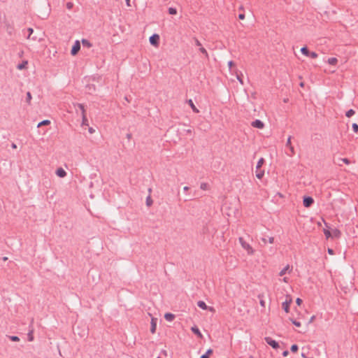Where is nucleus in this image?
<instances>
[{
  "label": "nucleus",
  "mask_w": 358,
  "mask_h": 358,
  "mask_svg": "<svg viewBox=\"0 0 358 358\" xmlns=\"http://www.w3.org/2000/svg\"><path fill=\"white\" fill-rule=\"evenodd\" d=\"M239 242L241 247L247 252L248 255H253L255 253V250L252 246L249 243L244 241L243 238H239Z\"/></svg>",
  "instance_id": "f257e3e1"
},
{
  "label": "nucleus",
  "mask_w": 358,
  "mask_h": 358,
  "mask_svg": "<svg viewBox=\"0 0 358 358\" xmlns=\"http://www.w3.org/2000/svg\"><path fill=\"white\" fill-rule=\"evenodd\" d=\"M157 318L155 317H152L151 318V328H150V331L151 333L153 334L155 333L156 331V329H157Z\"/></svg>",
  "instance_id": "2eb2a0df"
},
{
  "label": "nucleus",
  "mask_w": 358,
  "mask_h": 358,
  "mask_svg": "<svg viewBox=\"0 0 358 358\" xmlns=\"http://www.w3.org/2000/svg\"><path fill=\"white\" fill-rule=\"evenodd\" d=\"M191 330L195 334H196L200 338H202V334L200 332L199 329L196 327H192L191 328Z\"/></svg>",
  "instance_id": "412c9836"
},
{
  "label": "nucleus",
  "mask_w": 358,
  "mask_h": 358,
  "mask_svg": "<svg viewBox=\"0 0 358 358\" xmlns=\"http://www.w3.org/2000/svg\"><path fill=\"white\" fill-rule=\"evenodd\" d=\"M50 124V121L48 120H43L42 122H39L37 125L38 127H41L42 126L49 125Z\"/></svg>",
  "instance_id": "b1692460"
},
{
  "label": "nucleus",
  "mask_w": 358,
  "mask_h": 358,
  "mask_svg": "<svg viewBox=\"0 0 358 358\" xmlns=\"http://www.w3.org/2000/svg\"><path fill=\"white\" fill-rule=\"evenodd\" d=\"M286 145L289 148L290 156H293L295 154V150H294V147L292 145L291 137L290 136L287 138V143H286Z\"/></svg>",
  "instance_id": "dca6fc26"
},
{
  "label": "nucleus",
  "mask_w": 358,
  "mask_h": 358,
  "mask_svg": "<svg viewBox=\"0 0 358 358\" xmlns=\"http://www.w3.org/2000/svg\"><path fill=\"white\" fill-rule=\"evenodd\" d=\"M282 281L285 283H287L289 282V278L287 277H284Z\"/></svg>",
  "instance_id": "de8ad7c7"
},
{
  "label": "nucleus",
  "mask_w": 358,
  "mask_h": 358,
  "mask_svg": "<svg viewBox=\"0 0 358 358\" xmlns=\"http://www.w3.org/2000/svg\"><path fill=\"white\" fill-rule=\"evenodd\" d=\"M298 349H299L298 346L296 345H295V344L292 345L291 346V350H292V352H296Z\"/></svg>",
  "instance_id": "2f4dec72"
},
{
  "label": "nucleus",
  "mask_w": 358,
  "mask_h": 358,
  "mask_svg": "<svg viewBox=\"0 0 358 358\" xmlns=\"http://www.w3.org/2000/svg\"><path fill=\"white\" fill-rule=\"evenodd\" d=\"M227 65H228L229 69H231V68H233L235 66V64H234V62L233 61H229L228 63H227Z\"/></svg>",
  "instance_id": "f704fd0d"
},
{
  "label": "nucleus",
  "mask_w": 358,
  "mask_h": 358,
  "mask_svg": "<svg viewBox=\"0 0 358 358\" xmlns=\"http://www.w3.org/2000/svg\"><path fill=\"white\" fill-rule=\"evenodd\" d=\"M352 129L353 131L357 133L358 131V124L356 123L352 124Z\"/></svg>",
  "instance_id": "c9c22d12"
},
{
  "label": "nucleus",
  "mask_w": 358,
  "mask_h": 358,
  "mask_svg": "<svg viewBox=\"0 0 358 358\" xmlns=\"http://www.w3.org/2000/svg\"><path fill=\"white\" fill-rule=\"evenodd\" d=\"M188 103L194 112H195L196 113H198L199 112L191 99L189 100Z\"/></svg>",
  "instance_id": "4be33fe9"
},
{
  "label": "nucleus",
  "mask_w": 358,
  "mask_h": 358,
  "mask_svg": "<svg viewBox=\"0 0 358 358\" xmlns=\"http://www.w3.org/2000/svg\"><path fill=\"white\" fill-rule=\"evenodd\" d=\"M355 115V110H352V109H350V110H348V111L346 112V116H347L348 117H352V115Z\"/></svg>",
  "instance_id": "a878e982"
},
{
  "label": "nucleus",
  "mask_w": 358,
  "mask_h": 358,
  "mask_svg": "<svg viewBox=\"0 0 358 358\" xmlns=\"http://www.w3.org/2000/svg\"><path fill=\"white\" fill-rule=\"evenodd\" d=\"M236 78L238 80V82L240 83V84L243 85L244 83H243V80L241 78V75L236 73Z\"/></svg>",
  "instance_id": "c85d7f7f"
},
{
  "label": "nucleus",
  "mask_w": 358,
  "mask_h": 358,
  "mask_svg": "<svg viewBox=\"0 0 358 358\" xmlns=\"http://www.w3.org/2000/svg\"><path fill=\"white\" fill-rule=\"evenodd\" d=\"M164 318L167 320V321H173L175 318V315L172 313H167L164 315Z\"/></svg>",
  "instance_id": "aec40b11"
},
{
  "label": "nucleus",
  "mask_w": 358,
  "mask_h": 358,
  "mask_svg": "<svg viewBox=\"0 0 358 358\" xmlns=\"http://www.w3.org/2000/svg\"><path fill=\"white\" fill-rule=\"evenodd\" d=\"M80 50V43L79 41H76L71 50V54L75 56Z\"/></svg>",
  "instance_id": "39448f33"
},
{
  "label": "nucleus",
  "mask_w": 358,
  "mask_h": 358,
  "mask_svg": "<svg viewBox=\"0 0 358 358\" xmlns=\"http://www.w3.org/2000/svg\"><path fill=\"white\" fill-rule=\"evenodd\" d=\"M341 235V231L339 229H334L332 230V233H331V236L332 237L338 238H340Z\"/></svg>",
  "instance_id": "a211bd4d"
},
{
  "label": "nucleus",
  "mask_w": 358,
  "mask_h": 358,
  "mask_svg": "<svg viewBox=\"0 0 358 358\" xmlns=\"http://www.w3.org/2000/svg\"><path fill=\"white\" fill-rule=\"evenodd\" d=\"M289 355V352L287 350H285L283 352L282 355L284 357H287Z\"/></svg>",
  "instance_id": "09e8293b"
},
{
  "label": "nucleus",
  "mask_w": 358,
  "mask_h": 358,
  "mask_svg": "<svg viewBox=\"0 0 358 358\" xmlns=\"http://www.w3.org/2000/svg\"><path fill=\"white\" fill-rule=\"evenodd\" d=\"M10 339L12 341H15V342H17L20 341V338L16 336H10Z\"/></svg>",
  "instance_id": "473e14b6"
},
{
  "label": "nucleus",
  "mask_w": 358,
  "mask_h": 358,
  "mask_svg": "<svg viewBox=\"0 0 358 358\" xmlns=\"http://www.w3.org/2000/svg\"><path fill=\"white\" fill-rule=\"evenodd\" d=\"M82 43L84 45H85L87 47H89V48L92 46L91 43L87 40H86V39H83L82 40Z\"/></svg>",
  "instance_id": "cd10ccee"
},
{
  "label": "nucleus",
  "mask_w": 358,
  "mask_h": 358,
  "mask_svg": "<svg viewBox=\"0 0 358 358\" xmlns=\"http://www.w3.org/2000/svg\"><path fill=\"white\" fill-rule=\"evenodd\" d=\"M292 299L289 298V299H287L285 302L282 303V308L284 309V310L286 313H289V306H290V304L292 303Z\"/></svg>",
  "instance_id": "1a4fd4ad"
},
{
  "label": "nucleus",
  "mask_w": 358,
  "mask_h": 358,
  "mask_svg": "<svg viewBox=\"0 0 358 358\" xmlns=\"http://www.w3.org/2000/svg\"><path fill=\"white\" fill-rule=\"evenodd\" d=\"M317 224L318 227H321L322 226V223L320 222H318L317 223Z\"/></svg>",
  "instance_id": "864d4df0"
},
{
  "label": "nucleus",
  "mask_w": 358,
  "mask_h": 358,
  "mask_svg": "<svg viewBox=\"0 0 358 358\" xmlns=\"http://www.w3.org/2000/svg\"><path fill=\"white\" fill-rule=\"evenodd\" d=\"M78 107L80 108L82 111L83 124L88 125V120L86 117L85 109L84 106L83 104H79Z\"/></svg>",
  "instance_id": "423d86ee"
},
{
  "label": "nucleus",
  "mask_w": 358,
  "mask_h": 358,
  "mask_svg": "<svg viewBox=\"0 0 358 358\" xmlns=\"http://www.w3.org/2000/svg\"><path fill=\"white\" fill-rule=\"evenodd\" d=\"M264 339L266 343L271 346L273 348L278 349L280 347L278 343L273 340L272 338L266 337Z\"/></svg>",
  "instance_id": "20e7f679"
},
{
  "label": "nucleus",
  "mask_w": 358,
  "mask_h": 358,
  "mask_svg": "<svg viewBox=\"0 0 358 358\" xmlns=\"http://www.w3.org/2000/svg\"><path fill=\"white\" fill-rule=\"evenodd\" d=\"M301 52L303 55L310 57L311 58L315 59L317 57V54L315 52H310L307 47H303L301 48Z\"/></svg>",
  "instance_id": "7ed1b4c3"
},
{
  "label": "nucleus",
  "mask_w": 358,
  "mask_h": 358,
  "mask_svg": "<svg viewBox=\"0 0 358 358\" xmlns=\"http://www.w3.org/2000/svg\"><path fill=\"white\" fill-rule=\"evenodd\" d=\"M341 161L345 163V164H350V160L347 158H343L341 159Z\"/></svg>",
  "instance_id": "58836bf2"
},
{
  "label": "nucleus",
  "mask_w": 358,
  "mask_h": 358,
  "mask_svg": "<svg viewBox=\"0 0 358 358\" xmlns=\"http://www.w3.org/2000/svg\"><path fill=\"white\" fill-rule=\"evenodd\" d=\"M169 13L170 15H176L177 14V10L174 8H169Z\"/></svg>",
  "instance_id": "bb28decb"
},
{
  "label": "nucleus",
  "mask_w": 358,
  "mask_h": 358,
  "mask_svg": "<svg viewBox=\"0 0 358 358\" xmlns=\"http://www.w3.org/2000/svg\"><path fill=\"white\" fill-rule=\"evenodd\" d=\"M12 147H13V148H16V145H15V144H13V145H12Z\"/></svg>",
  "instance_id": "6e6d98bb"
},
{
  "label": "nucleus",
  "mask_w": 358,
  "mask_h": 358,
  "mask_svg": "<svg viewBox=\"0 0 358 358\" xmlns=\"http://www.w3.org/2000/svg\"><path fill=\"white\" fill-rule=\"evenodd\" d=\"M146 204L148 206H150L152 204V200L150 196H148L146 199Z\"/></svg>",
  "instance_id": "7c9ffc66"
},
{
  "label": "nucleus",
  "mask_w": 358,
  "mask_h": 358,
  "mask_svg": "<svg viewBox=\"0 0 358 358\" xmlns=\"http://www.w3.org/2000/svg\"><path fill=\"white\" fill-rule=\"evenodd\" d=\"M66 7H67V8L71 9L73 7V3L71 2L68 3L66 4Z\"/></svg>",
  "instance_id": "37998d69"
},
{
  "label": "nucleus",
  "mask_w": 358,
  "mask_h": 358,
  "mask_svg": "<svg viewBox=\"0 0 358 358\" xmlns=\"http://www.w3.org/2000/svg\"><path fill=\"white\" fill-rule=\"evenodd\" d=\"M157 358H161V357H157Z\"/></svg>",
  "instance_id": "bf43d9fd"
},
{
  "label": "nucleus",
  "mask_w": 358,
  "mask_h": 358,
  "mask_svg": "<svg viewBox=\"0 0 358 358\" xmlns=\"http://www.w3.org/2000/svg\"><path fill=\"white\" fill-rule=\"evenodd\" d=\"M292 271V267L287 264L284 268H282L279 272L280 276H284L286 273H291Z\"/></svg>",
  "instance_id": "0eeeda50"
},
{
  "label": "nucleus",
  "mask_w": 358,
  "mask_h": 358,
  "mask_svg": "<svg viewBox=\"0 0 358 358\" xmlns=\"http://www.w3.org/2000/svg\"><path fill=\"white\" fill-rule=\"evenodd\" d=\"M31 98H32V97H31V93H30V92H27V101H28L29 103L30 102V101H31Z\"/></svg>",
  "instance_id": "e433bc0d"
},
{
  "label": "nucleus",
  "mask_w": 358,
  "mask_h": 358,
  "mask_svg": "<svg viewBox=\"0 0 358 358\" xmlns=\"http://www.w3.org/2000/svg\"><path fill=\"white\" fill-rule=\"evenodd\" d=\"M125 1H126L127 6H129V7L131 6V3H130V1L131 0H125Z\"/></svg>",
  "instance_id": "8fccbe9b"
},
{
  "label": "nucleus",
  "mask_w": 358,
  "mask_h": 358,
  "mask_svg": "<svg viewBox=\"0 0 358 358\" xmlns=\"http://www.w3.org/2000/svg\"><path fill=\"white\" fill-rule=\"evenodd\" d=\"M262 241L264 245H266L267 243L273 244L274 243V237L265 236V237L262 238Z\"/></svg>",
  "instance_id": "4468645a"
},
{
  "label": "nucleus",
  "mask_w": 358,
  "mask_h": 358,
  "mask_svg": "<svg viewBox=\"0 0 358 358\" xmlns=\"http://www.w3.org/2000/svg\"><path fill=\"white\" fill-rule=\"evenodd\" d=\"M322 222H324V225H325V226H326V227H327L326 229H323V232H324V235H325V236H326V238H327V239H328V238H329L330 237H331V231L329 230V227L328 224L325 222V220H324V219H322Z\"/></svg>",
  "instance_id": "9b49d317"
},
{
  "label": "nucleus",
  "mask_w": 358,
  "mask_h": 358,
  "mask_svg": "<svg viewBox=\"0 0 358 358\" xmlns=\"http://www.w3.org/2000/svg\"><path fill=\"white\" fill-rule=\"evenodd\" d=\"M160 36L157 34H155L150 36L149 42L155 48H158L159 45Z\"/></svg>",
  "instance_id": "f03ea898"
},
{
  "label": "nucleus",
  "mask_w": 358,
  "mask_h": 358,
  "mask_svg": "<svg viewBox=\"0 0 358 358\" xmlns=\"http://www.w3.org/2000/svg\"><path fill=\"white\" fill-rule=\"evenodd\" d=\"M264 163V158H260L258 162H257V166H256V169H259L262 168V166H263Z\"/></svg>",
  "instance_id": "5701e85b"
},
{
  "label": "nucleus",
  "mask_w": 358,
  "mask_h": 358,
  "mask_svg": "<svg viewBox=\"0 0 358 358\" xmlns=\"http://www.w3.org/2000/svg\"><path fill=\"white\" fill-rule=\"evenodd\" d=\"M300 85H301V87H303V83H301L300 84Z\"/></svg>",
  "instance_id": "4d7b16f0"
},
{
  "label": "nucleus",
  "mask_w": 358,
  "mask_h": 358,
  "mask_svg": "<svg viewBox=\"0 0 358 358\" xmlns=\"http://www.w3.org/2000/svg\"><path fill=\"white\" fill-rule=\"evenodd\" d=\"M313 199L311 197H305L303 201V206L306 208L310 207L313 203Z\"/></svg>",
  "instance_id": "ddd939ff"
},
{
  "label": "nucleus",
  "mask_w": 358,
  "mask_h": 358,
  "mask_svg": "<svg viewBox=\"0 0 358 358\" xmlns=\"http://www.w3.org/2000/svg\"><path fill=\"white\" fill-rule=\"evenodd\" d=\"M327 62L331 65V66H336L338 61V59L336 58V57H330L327 59Z\"/></svg>",
  "instance_id": "f3484780"
},
{
  "label": "nucleus",
  "mask_w": 358,
  "mask_h": 358,
  "mask_svg": "<svg viewBox=\"0 0 358 358\" xmlns=\"http://www.w3.org/2000/svg\"><path fill=\"white\" fill-rule=\"evenodd\" d=\"M183 189H184L185 191H187L189 189V187H185Z\"/></svg>",
  "instance_id": "5fc2aeb1"
},
{
  "label": "nucleus",
  "mask_w": 358,
  "mask_h": 358,
  "mask_svg": "<svg viewBox=\"0 0 358 358\" xmlns=\"http://www.w3.org/2000/svg\"><path fill=\"white\" fill-rule=\"evenodd\" d=\"M251 124L253 127L258 128L260 129H262L264 127V122L259 120H255L254 122H252Z\"/></svg>",
  "instance_id": "9d476101"
},
{
  "label": "nucleus",
  "mask_w": 358,
  "mask_h": 358,
  "mask_svg": "<svg viewBox=\"0 0 358 358\" xmlns=\"http://www.w3.org/2000/svg\"><path fill=\"white\" fill-rule=\"evenodd\" d=\"M264 176V170H262L261 169H256V177L261 180Z\"/></svg>",
  "instance_id": "6ab92c4d"
},
{
  "label": "nucleus",
  "mask_w": 358,
  "mask_h": 358,
  "mask_svg": "<svg viewBox=\"0 0 358 358\" xmlns=\"http://www.w3.org/2000/svg\"><path fill=\"white\" fill-rule=\"evenodd\" d=\"M260 305L262 306V307H264L265 306V302L264 301H260Z\"/></svg>",
  "instance_id": "603ef678"
},
{
  "label": "nucleus",
  "mask_w": 358,
  "mask_h": 358,
  "mask_svg": "<svg viewBox=\"0 0 358 358\" xmlns=\"http://www.w3.org/2000/svg\"><path fill=\"white\" fill-rule=\"evenodd\" d=\"M90 133H92V132H93L92 129H90Z\"/></svg>",
  "instance_id": "13d9d810"
},
{
  "label": "nucleus",
  "mask_w": 358,
  "mask_h": 358,
  "mask_svg": "<svg viewBox=\"0 0 358 358\" xmlns=\"http://www.w3.org/2000/svg\"><path fill=\"white\" fill-rule=\"evenodd\" d=\"M213 354V350L211 349H209L207 350L206 354L201 356L200 358H210V356Z\"/></svg>",
  "instance_id": "393cba45"
},
{
  "label": "nucleus",
  "mask_w": 358,
  "mask_h": 358,
  "mask_svg": "<svg viewBox=\"0 0 358 358\" xmlns=\"http://www.w3.org/2000/svg\"><path fill=\"white\" fill-rule=\"evenodd\" d=\"M327 251H328V253H329V255H334V250H333L332 249L329 248Z\"/></svg>",
  "instance_id": "c03bdc74"
},
{
  "label": "nucleus",
  "mask_w": 358,
  "mask_h": 358,
  "mask_svg": "<svg viewBox=\"0 0 358 358\" xmlns=\"http://www.w3.org/2000/svg\"><path fill=\"white\" fill-rule=\"evenodd\" d=\"M56 175L59 177V178H64L66 176V171L63 169V168H58L56 171Z\"/></svg>",
  "instance_id": "f8f14e48"
},
{
  "label": "nucleus",
  "mask_w": 358,
  "mask_h": 358,
  "mask_svg": "<svg viewBox=\"0 0 358 358\" xmlns=\"http://www.w3.org/2000/svg\"><path fill=\"white\" fill-rule=\"evenodd\" d=\"M26 64H27V62H25V64H21V65L18 66V69H22L23 68L25 67Z\"/></svg>",
  "instance_id": "49530a36"
},
{
  "label": "nucleus",
  "mask_w": 358,
  "mask_h": 358,
  "mask_svg": "<svg viewBox=\"0 0 358 358\" xmlns=\"http://www.w3.org/2000/svg\"><path fill=\"white\" fill-rule=\"evenodd\" d=\"M292 322L297 327H301V323L299 322H297L296 320H291Z\"/></svg>",
  "instance_id": "72a5a7b5"
},
{
  "label": "nucleus",
  "mask_w": 358,
  "mask_h": 358,
  "mask_svg": "<svg viewBox=\"0 0 358 358\" xmlns=\"http://www.w3.org/2000/svg\"><path fill=\"white\" fill-rule=\"evenodd\" d=\"M238 18H239L240 20H244V19H245V15H244V14H240V15H238Z\"/></svg>",
  "instance_id": "a18cd8bd"
},
{
  "label": "nucleus",
  "mask_w": 358,
  "mask_h": 358,
  "mask_svg": "<svg viewBox=\"0 0 358 358\" xmlns=\"http://www.w3.org/2000/svg\"><path fill=\"white\" fill-rule=\"evenodd\" d=\"M200 51L204 54L206 57L208 56V52L206 51V50L204 48H200Z\"/></svg>",
  "instance_id": "4c0bfd02"
},
{
  "label": "nucleus",
  "mask_w": 358,
  "mask_h": 358,
  "mask_svg": "<svg viewBox=\"0 0 358 358\" xmlns=\"http://www.w3.org/2000/svg\"><path fill=\"white\" fill-rule=\"evenodd\" d=\"M296 303L298 306H300L302 303V300L299 298H297L296 300Z\"/></svg>",
  "instance_id": "ea45409f"
},
{
  "label": "nucleus",
  "mask_w": 358,
  "mask_h": 358,
  "mask_svg": "<svg viewBox=\"0 0 358 358\" xmlns=\"http://www.w3.org/2000/svg\"><path fill=\"white\" fill-rule=\"evenodd\" d=\"M28 31H29V36H28V38H30V36L32 34V33H33L34 30H33V29H32V28H29V29H28Z\"/></svg>",
  "instance_id": "a19ab883"
},
{
  "label": "nucleus",
  "mask_w": 358,
  "mask_h": 358,
  "mask_svg": "<svg viewBox=\"0 0 358 358\" xmlns=\"http://www.w3.org/2000/svg\"><path fill=\"white\" fill-rule=\"evenodd\" d=\"M200 188L203 190H207L208 189V185L207 183H201Z\"/></svg>",
  "instance_id": "c756f323"
},
{
  "label": "nucleus",
  "mask_w": 358,
  "mask_h": 358,
  "mask_svg": "<svg viewBox=\"0 0 358 358\" xmlns=\"http://www.w3.org/2000/svg\"><path fill=\"white\" fill-rule=\"evenodd\" d=\"M315 318V315L312 316V317H310V322H313L314 321Z\"/></svg>",
  "instance_id": "3c124183"
},
{
  "label": "nucleus",
  "mask_w": 358,
  "mask_h": 358,
  "mask_svg": "<svg viewBox=\"0 0 358 358\" xmlns=\"http://www.w3.org/2000/svg\"><path fill=\"white\" fill-rule=\"evenodd\" d=\"M28 336H29V341H32L34 340V336H33V335H32V334H31V333H29V334H28Z\"/></svg>",
  "instance_id": "79ce46f5"
},
{
  "label": "nucleus",
  "mask_w": 358,
  "mask_h": 358,
  "mask_svg": "<svg viewBox=\"0 0 358 358\" xmlns=\"http://www.w3.org/2000/svg\"><path fill=\"white\" fill-rule=\"evenodd\" d=\"M197 305L199 308H201L203 310H209L211 312H214L215 310L213 307H208L206 303L203 301H199L197 303Z\"/></svg>",
  "instance_id": "6e6552de"
}]
</instances>
